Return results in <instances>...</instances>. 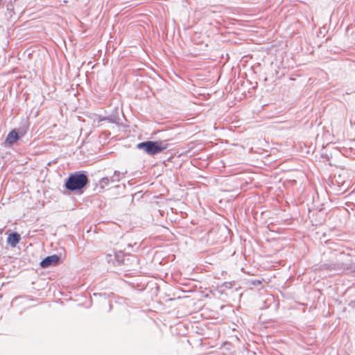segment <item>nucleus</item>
<instances>
[{
	"label": "nucleus",
	"instance_id": "1",
	"mask_svg": "<svg viewBox=\"0 0 355 355\" xmlns=\"http://www.w3.org/2000/svg\"><path fill=\"white\" fill-rule=\"evenodd\" d=\"M88 182L87 176L83 172L78 171L68 177V191L83 193V189Z\"/></svg>",
	"mask_w": 355,
	"mask_h": 355
},
{
	"label": "nucleus",
	"instance_id": "2",
	"mask_svg": "<svg viewBox=\"0 0 355 355\" xmlns=\"http://www.w3.org/2000/svg\"><path fill=\"white\" fill-rule=\"evenodd\" d=\"M139 149L143 150L147 154L153 155L167 148V144L163 142L145 141L137 144Z\"/></svg>",
	"mask_w": 355,
	"mask_h": 355
},
{
	"label": "nucleus",
	"instance_id": "3",
	"mask_svg": "<svg viewBox=\"0 0 355 355\" xmlns=\"http://www.w3.org/2000/svg\"><path fill=\"white\" fill-rule=\"evenodd\" d=\"M60 262V257L57 254H53L45 257L41 262L40 266L42 268H47L51 266H57Z\"/></svg>",
	"mask_w": 355,
	"mask_h": 355
},
{
	"label": "nucleus",
	"instance_id": "4",
	"mask_svg": "<svg viewBox=\"0 0 355 355\" xmlns=\"http://www.w3.org/2000/svg\"><path fill=\"white\" fill-rule=\"evenodd\" d=\"M20 234L16 232H11L7 238V243L12 248H15L20 241Z\"/></svg>",
	"mask_w": 355,
	"mask_h": 355
},
{
	"label": "nucleus",
	"instance_id": "5",
	"mask_svg": "<svg viewBox=\"0 0 355 355\" xmlns=\"http://www.w3.org/2000/svg\"><path fill=\"white\" fill-rule=\"evenodd\" d=\"M19 139V136L17 131L15 130H11L8 135H7L6 140H5V144L6 145H12L15 141H17Z\"/></svg>",
	"mask_w": 355,
	"mask_h": 355
},
{
	"label": "nucleus",
	"instance_id": "6",
	"mask_svg": "<svg viewBox=\"0 0 355 355\" xmlns=\"http://www.w3.org/2000/svg\"><path fill=\"white\" fill-rule=\"evenodd\" d=\"M63 182V187H64L65 189H67V178L64 179Z\"/></svg>",
	"mask_w": 355,
	"mask_h": 355
},
{
	"label": "nucleus",
	"instance_id": "7",
	"mask_svg": "<svg viewBox=\"0 0 355 355\" xmlns=\"http://www.w3.org/2000/svg\"><path fill=\"white\" fill-rule=\"evenodd\" d=\"M3 0H0V5L1 4Z\"/></svg>",
	"mask_w": 355,
	"mask_h": 355
}]
</instances>
